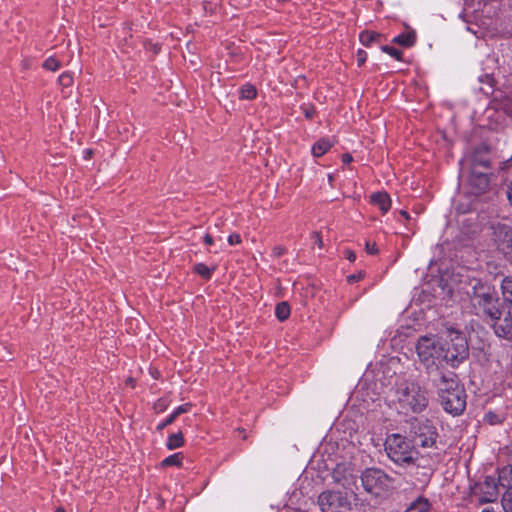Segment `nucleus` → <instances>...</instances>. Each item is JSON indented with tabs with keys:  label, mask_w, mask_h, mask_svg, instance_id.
<instances>
[{
	"label": "nucleus",
	"mask_w": 512,
	"mask_h": 512,
	"mask_svg": "<svg viewBox=\"0 0 512 512\" xmlns=\"http://www.w3.org/2000/svg\"><path fill=\"white\" fill-rule=\"evenodd\" d=\"M204 242H205V244H207V245H211V244H213V238H212V236H211L210 234H206V235L204 236Z\"/></svg>",
	"instance_id": "42"
},
{
	"label": "nucleus",
	"mask_w": 512,
	"mask_h": 512,
	"mask_svg": "<svg viewBox=\"0 0 512 512\" xmlns=\"http://www.w3.org/2000/svg\"><path fill=\"white\" fill-rule=\"evenodd\" d=\"M133 381H134L133 378H128L127 379V384L133 385Z\"/></svg>",
	"instance_id": "46"
},
{
	"label": "nucleus",
	"mask_w": 512,
	"mask_h": 512,
	"mask_svg": "<svg viewBox=\"0 0 512 512\" xmlns=\"http://www.w3.org/2000/svg\"><path fill=\"white\" fill-rule=\"evenodd\" d=\"M182 460H183V454L178 452L173 455H170L166 457L162 462L160 463L161 467H169V466H176L180 467L182 466Z\"/></svg>",
	"instance_id": "23"
},
{
	"label": "nucleus",
	"mask_w": 512,
	"mask_h": 512,
	"mask_svg": "<svg viewBox=\"0 0 512 512\" xmlns=\"http://www.w3.org/2000/svg\"><path fill=\"white\" fill-rule=\"evenodd\" d=\"M56 512H66V511L64 510V508H62V507H58V508L56 509Z\"/></svg>",
	"instance_id": "47"
},
{
	"label": "nucleus",
	"mask_w": 512,
	"mask_h": 512,
	"mask_svg": "<svg viewBox=\"0 0 512 512\" xmlns=\"http://www.w3.org/2000/svg\"><path fill=\"white\" fill-rule=\"evenodd\" d=\"M507 198L512 205V184L507 189Z\"/></svg>",
	"instance_id": "43"
},
{
	"label": "nucleus",
	"mask_w": 512,
	"mask_h": 512,
	"mask_svg": "<svg viewBox=\"0 0 512 512\" xmlns=\"http://www.w3.org/2000/svg\"><path fill=\"white\" fill-rule=\"evenodd\" d=\"M175 418L172 416V414L165 420L163 421L162 423H160L158 426H157V429L160 431V430H163L166 426L172 424L174 422Z\"/></svg>",
	"instance_id": "36"
},
{
	"label": "nucleus",
	"mask_w": 512,
	"mask_h": 512,
	"mask_svg": "<svg viewBox=\"0 0 512 512\" xmlns=\"http://www.w3.org/2000/svg\"><path fill=\"white\" fill-rule=\"evenodd\" d=\"M367 58V53L364 50H359L357 53V62L358 65L361 66L364 64Z\"/></svg>",
	"instance_id": "34"
},
{
	"label": "nucleus",
	"mask_w": 512,
	"mask_h": 512,
	"mask_svg": "<svg viewBox=\"0 0 512 512\" xmlns=\"http://www.w3.org/2000/svg\"><path fill=\"white\" fill-rule=\"evenodd\" d=\"M396 399L404 413H419L428 405L426 390L413 381H405L399 385L396 390Z\"/></svg>",
	"instance_id": "3"
},
{
	"label": "nucleus",
	"mask_w": 512,
	"mask_h": 512,
	"mask_svg": "<svg viewBox=\"0 0 512 512\" xmlns=\"http://www.w3.org/2000/svg\"><path fill=\"white\" fill-rule=\"evenodd\" d=\"M428 379L437 388L438 396L463 387L459 384L454 372L444 371L443 369L428 375Z\"/></svg>",
	"instance_id": "10"
},
{
	"label": "nucleus",
	"mask_w": 512,
	"mask_h": 512,
	"mask_svg": "<svg viewBox=\"0 0 512 512\" xmlns=\"http://www.w3.org/2000/svg\"><path fill=\"white\" fill-rule=\"evenodd\" d=\"M370 199L371 203L378 206L382 213L388 212L391 207V199L386 192H375Z\"/></svg>",
	"instance_id": "17"
},
{
	"label": "nucleus",
	"mask_w": 512,
	"mask_h": 512,
	"mask_svg": "<svg viewBox=\"0 0 512 512\" xmlns=\"http://www.w3.org/2000/svg\"><path fill=\"white\" fill-rule=\"evenodd\" d=\"M481 512H495L493 508H485Z\"/></svg>",
	"instance_id": "45"
},
{
	"label": "nucleus",
	"mask_w": 512,
	"mask_h": 512,
	"mask_svg": "<svg viewBox=\"0 0 512 512\" xmlns=\"http://www.w3.org/2000/svg\"><path fill=\"white\" fill-rule=\"evenodd\" d=\"M361 481L365 491L378 496L389 488L392 479L381 469L367 468L362 472Z\"/></svg>",
	"instance_id": "6"
},
{
	"label": "nucleus",
	"mask_w": 512,
	"mask_h": 512,
	"mask_svg": "<svg viewBox=\"0 0 512 512\" xmlns=\"http://www.w3.org/2000/svg\"><path fill=\"white\" fill-rule=\"evenodd\" d=\"M489 184V175L485 171L471 168L469 176V187L471 193L475 195L483 194L488 190Z\"/></svg>",
	"instance_id": "14"
},
{
	"label": "nucleus",
	"mask_w": 512,
	"mask_h": 512,
	"mask_svg": "<svg viewBox=\"0 0 512 512\" xmlns=\"http://www.w3.org/2000/svg\"><path fill=\"white\" fill-rule=\"evenodd\" d=\"M474 493L479 495L480 503H489L496 500L498 496V485L494 477L488 476L478 483L475 487Z\"/></svg>",
	"instance_id": "13"
},
{
	"label": "nucleus",
	"mask_w": 512,
	"mask_h": 512,
	"mask_svg": "<svg viewBox=\"0 0 512 512\" xmlns=\"http://www.w3.org/2000/svg\"><path fill=\"white\" fill-rule=\"evenodd\" d=\"M488 148L486 146L479 147L471 159V168H475L480 170V168L488 169L490 167V160L483 155V153H487Z\"/></svg>",
	"instance_id": "16"
},
{
	"label": "nucleus",
	"mask_w": 512,
	"mask_h": 512,
	"mask_svg": "<svg viewBox=\"0 0 512 512\" xmlns=\"http://www.w3.org/2000/svg\"><path fill=\"white\" fill-rule=\"evenodd\" d=\"M400 214L405 218V219H410V216L408 214V212H406L405 210H401Z\"/></svg>",
	"instance_id": "44"
},
{
	"label": "nucleus",
	"mask_w": 512,
	"mask_h": 512,
	"mask_svg": "<svg viewBox=\"0 0 512 512\" xmlns=\"http://www.w3.org/2000/svg\"><path fill=\"white\" fill-rule=\"evenodd\" d=\"M322 512H344L350 508V502L341 492L324 491L317 501Z\"/></svg>",
	"instance_id": "7"
},
{
	"label": "nucleus",
	"mask_w": 512,
	"mask_h": 512,
	"mask_svg": "<svg viewBox=\"0 0 512 512\" xmlns=\"http://www.w3.org/2000/svg\"><path fill=\"white\" fill-rule=\"evenodd\" d=\"M345 256L350 262H354L356 259L355 253L351 250L345 251Z\"/></svg>",
	"instance_id": "39"
},
{
	"label": "nucleus",
	"mask_w": 512,
	"mask_h": 512,
	"mask_svg": "<svg viewBox=\"0 0 512 512\" xmlns=\"http://www.w3.org/2000/svg\"><path fill=\"white\" fill-rule=\"evenodd\" d=\"M412 429L416 445L423 448H430L435 445L438 435L435 428L428 422H417Z\"/></svg>",
	"instance_id": "12"
},
{
	"label": "nucleus",
	"mask_w": 512,
	"mask_h": 512,
	"mask_svg": "<svg viewBox=\"0 0 512 512\" xmlns=\"http://www.w3.org/2000/svg\"><path fill=\"white\" fill-rule=\"evenodd\" d=\"M228 242L230 245H237V244H240L241 243V237L239 234H231L229 237H228Z\"/></svg>",
	"instance_id": "33"
},
{
	"label": "nucleus",
	"mask_w": 512,
	"mask_h": 512,
	"mask_svg": "<svg viewBox=\"0 0 512 512\" xmlns=\"http://www.w3.org/2000/svg\"><path fill=\"white\" fill-rule=\"evenodd\" d=\"M490 417H495V415L490 412V413L487 414V418L490 419Z\"/></svg>",
	"instance_id": "48"
},
{
	"label": "nucleus",
	"mask_w": 512,
	"mask_h": 512,
	"mask_svg": "<svg viewBox=\"0 0 512 512\" xmlns=\"http://www.w3.org/2000/svg\"><path fill=\"white\" fill-rule=\"evenodd\" d=\"M492 241L496 248L512 260V227L504 223L491 226Z\"/></svg>",
	"instance_id": "8"
},
{
	"label": "nucleus",
	"mask_w": 512,
	"mask_h": 512,
	"mask_svg": "<svg viewBox=\"0 0 512 512\" xmlns=\"http://www.w3.org/2000/svg\"><path fill=\"white\" fill-rule=\"evenodd\" d=\"M192 407V404L191 403H185L183 405H180L179 407L176 408V410L172 413V416L176 419L179 415L183 414V413H187L190 411Z\"/></svg>",
	"instance_id": "31"
},
{
	"label": "nucleus",
	"mask_w": 512,
	"mask_h": 512,
	"mask_svg": "<svg viewBox=\"0 0 512 512\" xmlns=\"http://www.w3.org/2000/svg\"><path fill=\"white\" fill-rule=\"evenodd\" d=\"M443 349L441 337L422 336L419 338L416 350L427 375L444 369L446 358H444L445 353Z\"/></svg>",
	"instance_id": "1"
},
{
	"label": "nucleus",
	"mask_w": 512,
	"mask_h": 512,
	"mask_svg": "<svg viewBox=\"0 0 512 512\" xmlns=\"http://www.w3.org/2000/svg\"><path fill=\"white\" fill-rule=\"evenodd\" d=\"M43 67L50 71H56L60 67V62L54 57H49L43 63Z\"/></svg>",
	"instance_id": "28"
},
{
	"label": "nucleus",
	"mask_w": 512,
	"mask_h": 512,
	"mask_svg": "<svg viewBox=\"0 0 512 512\" xmlns=\"http://www.w3.org/2000/svg\"><path fill=\"white\" fill-rule=\"evenodd\" d=\"M312 238L314 239V243L319 247V248H322L323 247V241H322V238L320 236V233L318 232H313L312 233Z\"/></svg>",
	"instance_id": "37"
},
{
	"label": "nucleus",
	"mask_w": 512,
	"mask_h": 512,
	"mask_svg": "<svg viewBox=\"0 0 512 512\" xmlns=\"http://www.w3.org/2000/svg\"><path fill=\"white\" fill-rule=\"evenodd\" d=\"M315 114V110L314 108H306L305 109V116L308 118V119H311Z\"/></svg>",
	"instance_id": "40"
},
{
	"label": "nucleus",
	"mask_w": 512,
	"mask_h": 512,
	"mask_svg": "<svg viewBox=\"0 0 512 512\" xmlns=\"http://www.w3.org/2000/svg\"><path fill=\"white\" fill-rule=\"evenodd\" d=\"M444 410L452 415H460L466 407V393L463 387L439 395Z\"/></svg>",
	"instance_id": "9"
},
{
	"label": "nucleus",
	"mask_w": 512,
	"mask_h": 512,
	"mask_svg": "<svg viewBox=\"0 0 512 512\" xmlns=\"http://www.w3.org/2000/svg\"><path fill=\"white\" fill-rule=\"evenodd\" d=\"M382 38V34L374 32V31H363L360 36V42L368 47L373 42H379Z\"/></svg>",
	"instance_id": "20"
},
{
	"label": "nucleus",
	"mask_w": 512,
	"mask_h": 512,
	"mask_svg": "<svg viewBox=\"0 0 512 512\" xmlns=\"http://www.w3.org/2000/svg\"><path fill=\"white\" fill-rule=\"evenodd\" d=\"M275 315L279 321H285L290 316V306L287 302H280L275 307Z\"/></svg>",
	"instance_id": "22"
},
{
	"label": "nucleus",
	"mask_w": 512,
	"mask_h": 512,
	"mask_svg": "<svg viewBox=\"0 0 512 512\" xmlns=\"http://www.w3.org/2000/svg\"><path fill=\"white\" fill-rule=\"evenodd\" d=\"M428 502L426 500H419L414 502L410 506V510H415L416 512H426L428 510Z\"/></svg>",
	"instance_id": "29"
},
{
	"label": "nucleus",
	"mask_w": 512,
	"mask_h": 512,
	"mask_svg": "<svg viewBox=\"0 0 512 512\" xmlns=\"http://www.w3.org/2000/svg\"><path fill=\"white\" fill-rule=\"evenodd\" d=\"M214 268H209L203 263H197L194 266V271L205 279H210Z\"/></svg>",
	"instance_id": "26"
},
{
	"label": "nucleus",
	"mask_w": 512,
	"mask_h": 512,
	"mask_svg": "<svg viewBox=\"0 0 512 512\" xmlns=\"http://www.w3.org/2000/svg\"><path fill=\"white\" fill-rule=\"evenodd\" d=\"M353 160L352 156L348 153L342 155V161L344 164H348Z\"/></svg>",
	"instance_id": "41"
},
{
	"label": "nucleus",
	"mask_w": 512,
	"mask_h": 512,
	"mask_svg": "<svg viewBox=\"0 0 512 512\" xmlns=\"http://www.w3.org/2000/svg\"><path fill=\"white\" fill-rule=\"evenodd\" d=\"M381 50L390 56L394 57L396 60L401 61L402 60V51L388 45L381 46Z\"/></svg>",
	"instance_id": "27"
},
{
	"label": "nucleus",
	"mask_w": 512,
	"mask_h": 512,
	"mask_svg": "<svg viewBox=\"0 0 512 512\" xmlns=\"http://www.w3.org/2000/svg\"><path fill=\"white\" fill-rule=\"evenodd\" d=\"M365 249L368 254H372V255L376 254L378 252L375 242H373V243L366 242Z\"/></svg>",
	"instance_id": "32"
},
{
	"label": "nucleus",
	"mask_w": 512,
	"mask_h": 512,
	"mask_svg": "<svg viewBox=\"0 0 512 512\" xmlns=\"http://www.w3.org/2000/svg\"><path fill=\"white\" fill-rule=\"evenodd\" d=\"M364 277L362 272H358L357 274H352L347 277L349 283H354L360 281Z\"/></svg>",
	"instance_id": "35"
},
{
	"label": "nucleus",
	"mask_w": 512,
	"mask_h": 512,
	"mask_svg": "<svg viewBox=\"0 0 512 512\" xmlns=\"http://www.w3.org/2000/svg\"><path fill=\"white\" fill-rule=\"evenodd\" d=\"M470 303L476 314H484L489 319H498L503 315L497 293L489 286L478 282L469 293Z\"/></svg>",
	"instance_id": "2"
},
{
	"label": "nucleus",
	"mask_w": 512,
	"mask_h": 512,
	"mask_svg": "<svg viewBox=\"0 0 512 512\" xmlns=\"http://www.w3.org/2000/svg\"><path fill=\"white\" fill-rule=\"evenodd\" d=\"M501 505L504 512H512V488H508L502 495Z\"/></svg>",
	"instance_id": "24"
},
{
	"label": "nucleus",
	"mask_w": 512,
	"mask_h": 512,
	"mask_svg": "<svg viewBox=\"0 0 512 512\" xmlns=\"http://www.w3.org/2000/svg\"><path fill=\"white\" fill-rule=\"evenodd\" d=\"M257 95V90L255 86L251 84H246L240 89V96L242 99L251 100L255 98Z\"/></svg>",
	"instance_id": "25"
},
{
	"label": "nucleus",
	"mask_w": 512,
	"mask_h": 512,
	"mask_svg": "<svg viewBox=\"0 0 512 512\" xmlns=\"http://www.w3.org/2000/svg\"><path fill=\"white\" fill-rule=\"evenodd\" d=\"M184 445V436L182 432L171 434L166 442V447L169 450H174L176 448L182 447Z\"/></svg>",
	"instance_id": "21"
},
{
	"label": "nucleus",
	"mask_w": 512,
	"mask_h": 512,
	"mask_svg": "<svg viewBox=\"0 0 512 512\" xmlns=\"http://www.w3.org/2000/svg\"><path fill=\"white\" fill-rule=\"evenodd\" d=\"M332 479L335 484L351 490L356 485L357 475L351 463H339L332 471Z\"/></svg>",
	"instance_id": "11"
},
{
	"label": "nucleus",
	"mask_w": 512,
	"mask_h": 512,
	"mask_svg": "<svg viewBox=\"0 0 512 512\" xmlns=\"http://www.w3.org/2000/svg\"><path fill=\"white\" fill-rule=\"evenodd\" d=\"M59 83L64 86V87H69L72 85L73 83V78L71 76L70 73H62L60 76H59Z\"/></svg>",
	"instance_id": "30"
},
{
	"label": "nucleus",
	"mask_w": 512,
	"mask_h": 512,
	"mask_svg": "<svg viewBox=\"0 0 512 512\" xmlns=\"http://www.w3.org/2000/svg\"><path fill=\"white\" fill-rule=\"evenodd\" d=\"M494 333L503 339H510L512 337V315L507 312L505 316H499L498 319H489Z\"/></svg>",
	"instance_id": "15"
},
{
	"label": "nucleus",
	"mask_w": 512,
	"mask_h": 512,
	"mask_svg": "<svg viewBox=\"0 0 512 512\" xmlns=\"http://www.w3.org/2000/svg\"><path fill=\"white\" fill-rule=\"evenodd\" d=\"M441 339L446 365L455 368L468 358V342L463 333L454 329H448L444 336H441Z\"/></svg>",
	"instance_id": "5"
},
{
	"label": "nucleus",
	"mask_w": 512,
	"mask_h": 512,
	"mask_svg": "<svg viewBox=\"0 0 512 512\" xmlns=\"http://www.w3.org/2000/svg\"><path fill=\"white\" fill-rule=\"evenodd\" d=\"M272 253L275 257H281L285 253V248L282 246H275Z\"/></svg>",
	"instance_id": "38"
},
{
	"label": "nucleus",
	"mask_w": 512,
	"mask_h": 512,
	"mask_svg": "<svg viewBox=\"0 0 512 512\" xmlns=\"http://www.w3.org/2000/svg\"><path fill=\"white\" fill-rule=\"evenodd\" d=\"M392 42L404 47H412L416 42V32L414 30H410L402 33L394 37Z\"/></svg>",
	"instance_id": "18"
},
{
	"label": "nucleus",
	"mask_w": 512,
	"mask_h": 512,
	"mask_svg": "<svg viewBox=\"0 0 512 512\" xmlns=\"http://www.w3.org/2000/svg\"><path fill=\"white\" fill-rule=\"evenodd\" d=\"M332 146L333 143L329 139L321 138L313 145L312 154L315 157H321L329 151Z\"/></svg>",
	"instance_id": "19"
},
{
	"label": "nucleus",
	"mask_w": 512,
	"mask_h": 512,
	"mask_svg": "<svg viewBox=\"0 0 512 512\" xmlns=\"http://www.w3.org/2000/svg\"><path fill=\"white\" fill-rule=\"evenodd\" d=\"M384 447L388 458L399 466L414 465L418 459V452L414 445L401 434L389 435L385 440Z\"/></svg>",
	"instance_id": "4"
},
{
	"label": "nucleus",
	"mask_w": 512,
	"mask_h": 512,
	"mask_svg": "<svg viewBox=\"0 0 512 512\" xmlns=\"http://www.w3.org/2000/svg\"><path fill=\"white\" fill-rule=\"evenodd\" d=\"M489 420H490V422H491L492 424H493V423H495V422H494V417H490V419H489Z\"/></svg>",
	"instance_id": "49"
}]
</instances>
